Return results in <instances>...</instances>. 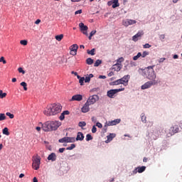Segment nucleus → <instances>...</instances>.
<instances>
[{
    "mask_svg": "<svg viewBox=\"0 0 182 182\" xmlns=\"http://www.w3.org/2000/svg\"><path fill=\"white\" fill-rule=\"evenodd\" d=\"M164 60H166V58H162L159 59V63H163V62H164Z\"/></svg>",
    "mask_w": 182,
    "mask_h": 182,
    "instance_id": "54",
    "label": "nucleus"
},
{
    "mask_svg": "<svg viewBox=\"0 0 182 182\" xmlns=\"http://www.w3.org/2000/svg\"><path fill=\"white\" fill-rule=\"evenodd\" d=\"M112 4H113L112 1H108V2H107L108 6H112Z\"/></svg>",
    "mask_w": 182,
    "mask_h": 182,
    "instance_id": "61",
    "label": "nucleus"
},
{
    "mask_svg": "<svg viewBox=\"0 0 182 182\" xmlns=\"http://www.w3.org/2000/svg\"><path fill=\"white\" fill-rule=\"evenodd\" d=\"M90 106V104L86 102L81 108V112H82V113H87V112L90 110V108L89 107Z\"/></svg>",
    "mask_w": 182,
    "mask_h": 182,
    "instance_id": "14",
    "label": "nucleus"
},
{
    "mask_svg": "<svg viewBox=\"0 0 182 182\" xmlns=\"http://www.w3.org/2000/svg\"><path fill=\"white\" fill-rule=\"evenodd\" d=\"M6 116H5V114H0V122H2V120H6Z\"/></svg>",
    "mask_w": 182,
    "mask_h": 182,
    "instance_id": "32",
    "label": "nucleus"
},
{
    "mask_svg": "<svg viewBox=\"0 0 182 182\" xmlns=\"http://www.w3.org/2000/svg\"><path fill=\"white\" fill-rule=\"evenodd\" d=\"M112 86H117V85H122V82H121V81H120V79L117 80L112 82Z\"/></svg>",
    "mask_w": 182,
    "mask_h": 182,
    "instance_id": "24",
    "label": "nucleus"
},
{
    "mask_svg": "<svg viewBox=\"0 0 182 182\" xmlns=\"http://www.w3.org/2000/svg\"><path fill=\"white\" fill-rule=\"evenodd\" d=\"M112 8L114 9V8H117L118 6H120V4H119V0H113L112 1Z\"/></svg>",
    "mask_w": 182,
    "mask_h": 182,
    "instance_id": "21",
    "label": "nucleus"
},
{
    "mask_svg": "<svg viewBox=\"0 0 182 182\" xmlns=\"http://www.w3.org/2000/svg\"><path fill=\"white\" fill-rule=\"evenodd\" d=\"M82 14V9H80V10L76 11L75 12V15H79V14Z\"/></svg>",
    "mask_w": 182,
    "mask_h": 182,
    "instance_id": "52",
    "label": "nucleus"
},
{
    "mask_svg": "<svg viewBox=\"0 0 182 182\" xmlns=\"http://www.w3.org/2000/svg\"><path fill=\"white\" fill-rule=\"evenodd\" d=\"M18 71L19 72V73H22L23 75H25V70H23V68H18Z\"/></svg>",
    "mask_w": 182,
    "mask_h": 182,
    "instance_id": "43",
    "label": "nucleus"
},
{
    "mask_svg": "<svg viewBox=\"0 0 182 182\" xmlns=\"http://www.w3.org/2000/svg\"><path fill=\"white\" fill-rule=\"evenodd\" d=\"M83 100V96L82 95H75L72 97L70 102H80Z\"/></svg>",
    "mask_w": 182,
    "mask_h": 182,
    "instance_id": "10",
    "label": "nucleus"
},
{
    "mask_svg": "<svg viewBox=\"0 0 182 182\" xmlns=\"http://www.w3.org/2000/svg\"><path fill=\"white\" fill-rule=\"evenodd\" d=\"M70 55H72L73 56H76V55H77V51L70 50Z\"/></svg>",
    "mask_w": 182,
    "mask_h": 182,
    "instance_id": "39",
    "label": "nucleus"
},
{
    "mask_svg": "<svg viewBox=\"0 0 182 182\" xmlns=\"http://www.w3.org/2000/svg\"><path fill=\"white\" fill-rule=\"evenodd\" d=\"M122 122V119H117L113 121L109 122L108 126H116V124H119Z\"/></svg>",
    "mask_w": 182,
    "mask_h": 182,
    "instance_id": "17",
    "label": "nucleus"
},
{
    "mask_svg": "<svg viewBox=\"0 0 182 182\" xmlns=\"http://www.w3.org/2000/svg\"><path fill=\"white\" fill-rule=\"evenodd\" d=\"M55 39L56 41H58V42H60V41H62V39H63V34H60L58 36H55Z\"/></svg>",
    "mask_w": 182,
    "mask_h": 182,
    "instance_id": "25",
    "label": "nucleus"
},
{
    "mask_svg": "<svg viewBox=\"0 0 182 182\" xmlns=\"http://www.w3.org/2000/svg\"><path fill=\"white\" fill-rule=\"evenodd\" d=\"M96 126L97 127H99V129H102V127H103V125L100 122H97Z\"/></svg>",
    "mask_w": 182,
    "mask_h": 182,
    "instance_id": "48",
    "label": "nucleus"
},
{
    "mask_svg": "<svg viewBox=\"0 0 182 182\" xmlns=\"http://www.w3.org/2000/svg\"><path fill=\"white\" fill-rule=\"evenodd\" d=\"M99 79H106V76L105 75H100Z\"/></svg>",
    "mask_w": 182,
    "mask_h": 182,
    "instance_id": "58",
    "label": "nucleus"
},
{
    "mask_svg": "<svg viewBox=\"0 0 182 182\" xmlns=\"http://www.w3.org/2000/svg\"><path fill=\"white\" fill-rule=\"evenodd\" d=\"M146 171V166H138L133 171L134 174H137V173H143Z\"/></svg>",
    "mask_w": 182,
    "mask_h": 182,
    "instance_id": "12",
    "label": "nucleus"
},
{
    "mask_svg": "<svg viewBox=\"0 0 182 182\" xmlns=\"http://www.w3.org/2000/svg\"><path fill=\"white\" fill-rule=\"evenodd\" d=\"M6 115L9 116L10 119H14V117H15V115H14V114H11V112H6Z\"/></svg>",
    "mask_w": 182,
    "mask_h": 182,
    "instance_id": "38",
    "label": "nucleus"
},
{
    "mask_svg": "<svg viewBox=\"0 0 182 182\" xmlns=\"http://www.w3.org/2000/svg\"><path fill=\"white\" fill-rule=\"evenodd\" d=\"M113 139H114V134H110L108 136H107V139L108 140H113Z\"/></svg>",
    "mask_w": 182,
    "mask_h": 182,
    "instance_id": "40",
    "label": "nucleus"
},
{
    "mask_svg": "<svg viewBox=\"0 0 182 182\" xmlns=\"http://www.w3.org/2000/svg\"><path fill=\"white\" fill-rule=\"evenodd\" d=\"M2 133L3 134H5V136H9V129H8V127H5L4 129H3Z\"/></svg>",
    "mask_w": 182,
    "mask_h": 182,
    "instance_id": "23",
    "label": "nucleus"
},
{
    "mask_svg": "<svg viewBox=\"0 0 182 182\" xmlns=\"http://www.w3.org/2000/svg\"><path fill=\"white\" fill-rule=\"evenodd\" d=\"M84 82H85V77H82L80 78L79 83L80 84L81 86H83Z\"/></svg>",
    "mask_w": 182,
    "mask_h": 182,
    "instance_id": "41",
    "label": "nucleus"
},
{
    "mask_svg": "<svg viewBox=\"0 0 182 182\" xmlns=\"http://www.w3.org/2000/svg\"><path fill=\"white\" fill-rule=\"evenodd\" d=\"M0 62H2L4 63V65H6V60H5V58H4V57L0 58Z\"/></svg>",
    "mask_w": 182,
    "mask_h": 182,
    "instance_id": "46",
    "label": "nucleus"
},
{
    "mask_svg": "<svg viewBox=\"0 0 182 182\" xmlns=\"http://www.w3.org/2000/svg\"><path fill=\"white\" fill-rule=\"evenodd\" d=\"M90 140H93V136L91 134H88L86 135V141H90Z\"/></svg>",
    "mask_w": 182,
    "mask_h": 182,
    "instance_id": "29",
    "label": "nucleus"
},
{
    "mask_svg": "<svg viewBox=\"0 0 182 182\" xmlns=\"http://www.w3.org/2000/svg\"><path fill=\"white\" fill-rule=\"evenodd\" d=\"M86 63H87V65H93V59L88 58L86 60Z\"/></svg>",
    "mask_w": 182,
    "mask_h": 182,
    "instance_id": "28",
    "label": "nucleus"
},
{
    "mask_svg": "<svg viewBox=\"0 0 182 182\" xmlns=\"http://www.w3.org/2000/svg\"><path fill=\"white\" fill-rule=\"evenodd\" d=\"M20 85H21V86H23V90H24L25 91L28 90V87H27L28 84H26V82H21Z\"/></svg>",
    "mask_w": 182,
    "mask_h": 182,
    "instance_id": "27",
    "label": "nucleus"
},
{
    "mask_svg": "<svg viewBox=\"0 0 182 182\" xmlns=\"http://www.w3.org/2000/svg\"><path fill=\"white\" fill-rule=\"evenodd\" d=\"M41 127H36V130H37V132H41Z\"/></svg>",
    "mask_w": 182,
    "mask_h": 182,
    "instance_id": "62",
    "label": "nucleus"
},
{
    "mask_svg": "<svg viewBox=\"0 0 182 182\" xmlns=\"http://www.w3.org/2000/svg\"><path fill=\"white\" fill-rule=\"evenodd\" d=\"M144 76L146 77V79L149 80H156L157 76L156 75V73L154 72V69L153 67L149 66L143 70Z\"/></svg>",
    "mask_w": 182,
    "mask_h": 182,
    "instance_id": "3",
    "label": "nucleus"
},
{
    "mask_svg": "<svg viewBox=\"0 0 182 182\" xmlns=\"http://www.w3.org/2000/svg\"><path fill=\"white\" fill-rule=\"evenodd\" d=\"M58 151L59 153H63V151H65V148H60Z\"/></svg>",
    "mask_w": 182,
    "mask_h": 182,
    "instance_id": "56",
    "label": "nucleus"
},
{
    "mask_svg": "<svg viewBox=\"0 0 182 182\" xmlns=\"http://www.w3.org/2000/svg\"><path fill=\"white\" fill-rule=\"evenodd\" d=\"M58 141L59 143H75V141H76V139H75V137L65 136L62 139H60Z\"/></svg>",
    "mask_w": 182,
    "mask_h": 182,
    "instance_id": "7",
    "label": "nucleus"
},
{
    "mask_svg": "<svg viewBox=\"0 0 182 182\" xmlns=\"http://www.w3.org/2000/svg\"><path fill=\"white\" fill-rule=\"evenodd\" d=\"M85 83H89V82H90V78L87 76L85 78Z\"/></svg>",
    "mask_w": 182,
    "mask_h": 182,
    "instance_id": "50",
    "label": "nucleus"
},
{
    "mask_svg": "<svg viewBox=\"0 0 182 182\" xmlns=\"http://www.w3.org/2000/svg\"><path fill=\"white\" fill-rule=\"evenodd\" d=\"M124 58L123 57H121L119 58L118 60H117V63H122V62H124Z\"/></svg>",
    "mask_w": 182,
    "mask_h": 182,
    "instance_id": "45",
    "label": "nucleus"
},
{
    "mask_svg": "<svg viewBox=\"0 0 182 182\" xmlns=\"http://www.w3.org/2000/svg\"><path fill=\"white\" fill-rule=\"evenodd\" d=\"M62 112V105L60 104H52L48 106L47 108L43 111L46 116H55Z\"/></svg>",
    "mask_w": 182,
    "mask_h": 182,
    "instance_id": "1",
    "label": "nucleus"
},
{
    "mask_svg": "<svg viewBox=\"0 0 182 182\" xmlns=\"http://www.w3.org/2000/svg\"><path fill=\"white\" fill-rule=\"evenodd\" d=\"M141 56V53H138L136 55L133 57V60H137Z\"/></svg>",
    "mask_w": 182,
    "mask_h": 182,
    "instance_id": "33",
    "label": "nucleus"
},
{
    "mask_svg": "<svg viewBox=\"0 0 182 182\" xmlns=\"http://www.w3.org/2000/svg\"><path fill=\"white\" fill-rule=\"evenodd\" d=\"M97 100H99V96L97 95H94L92 96H90L87 100V103H88L90 105H95Z\"/></svg>",
    "mask_w": 182,
    "mask_h": 182,
    "instance_id": "8",
    "label": "nucleus"
},
{
    "mask_svg": "<svg viewBox=\"0 0 182 182\" xmlns=\"http://www.w3.org/2000/svg\"><path fill=\"white\" fill-rule=\"evenodd\" d=\"M144 163H147V158L144 157L143 159Z\"/></svg>",
    "mask_w": 182,
    "mask_h": 182,
    "instance_id": "64",
    "label": "nucleus"
},
{
    "mask_svg": "<svg viewBox=\"0 0 182 182\" xmlns=\"http://www.w3.org/2000/svg\"><path fill=\"white\" fill-rule=\"evenodd\" d=\"M59 119L60 120H65V114H63V112L60 114Z\"/></svg>",
    "mask_w": 182,
    "mask_h": 182,
    "instance_id": "49",
    "label": "nucleus"
},
{
    "mask_svg": "<svg viewBox=\"0 0 182 182\" xmlns=\"http://www.w3.org/2000/svg\"><path fill=\"white\" fill-rule=\"evenodd\" d=\"M21 45H23V46H26L28 45V41L26 40H21L20 41Z\"/></svg>",
    "mask_w": 182,
    "mask_h": 182,
    "instance_id": "37",
    "label": "nucleus"
},
{
    "mask_svg": "<svg viewBox=\"0 0 182 182\" xmlns=\"http://www.w3.org/2000/svg\"><path fill=\"white\" fill-rule=\"evenodd\" d=\"M146 119V115H144V114H141V120L142 123H146L147 120Z\"/></svg>",
    "mask_w": 182,
    "mask_h": 182,
    "instance_id": "26",
    "label": "nucleus"
},
{
    "mask_svg": "<svg viewBox=\"0 0 182 182\" xmlns=\"http://www.w3.org/2000/svg\"><path fill=\"white\" fill-rule=\"evenodd\" d=\"M4 97H6V92H4L2 90H0V98L4 99Z\"/></svg>",
    "mask_w": 182,
    "mask_h": 182,
    "instance_id": "31",
    "label": "nucleus"
},
{
    "mask_svg": "<svg viewBox=\"0 0 182 182\" xmlns=\"http://www.w3.org/2000/svg\"><path fill=\"white\" fill-rule=\"evenodd\" d=\"M91 119H92V122H93L94 123H96V117H92L91 118Z\"/></svg>",
    "mask_w": 182,
    "mask_h": 182,
    "instance_id": "59",
    "label": "nucleus"
},
{
    "mask_svg": "<svg viewBox=\"0 0 182 182\" xmlns=\"http://www.w3.org/2000/svg\"><path fill=\"white\" fill-rule=\"evenodd\" d=\"M75 147H76V145H75V144H72L70 146L66 148V150H73Z\"/></svg>",
    "mask_w": 182,
    "mask_h": 182,
    "instance_id": "36",
    "label": "nucleus"
},
{
    "mask_svg": "<svg viewBox=\"0 0 182 182\" xmlns=\"http://www.w3.org/2000/svg\"><path fill=\"white\" fill-rule=\"evenodd\" d=\"M143 35H144V33H143V31L138 32L132 37V41H134V42H137L139 41V38L143 36Z\"/></svg>",
    "mask_w": 182,
    "mask_h": 182,
    "instance_id": "13",
    "label": "nucleus"
},
{
    "mask_svg": "<svg viewBox=\"0 0 182 182\" xmlns=\"http://www.w3.org/2000/svg\"><path fill=\"white\" fill-rule=\"evenodd\" d=\"M48 160L50 161H56V154L55 153H51L48 156Z\"/></svg>",
    "mask_w": 182,
    "mask_h": 182,
    "instance_id": "19",
    "label": "nucleus"
},
{
    "mask_svg": "<svg viewBox=\"0 0 182 182\" xmlns=\"http://www.w3.org/2000/svg\"><path fill=\"white\" fill-rule=\"evenodd\" d=\"M122 64L117 63L115 65H112V70H115L116 72H120L122 70Z\"/></svg>",
    "mask_w": 182,
    "mask_h": 182,
    "instance_id": "15",
    "label": "nucleus"
},
{
    "mask_svg": "<svg viewBox=\"0 0 182 182\" xmlns=\"http://www.w3.org/2000/svg\"><path fill=\"white\" fill-rule=\"evenodd\" d=\"M78 126L79 127H85L86 126V122H80Z\"/></svg>",
    "mask_w": 182,
    "mask_h": 182,
    "instance_id": "35",
    "label": "nucleus"
},
{
    "mask_svg": "<svg viewBox=\"0 0 182 182\" xmlns=\"http://www.w3.org/2000/svg\"><path fill=\"white\" fill-rule=\"evenodd\" d=\"M70 112L68 110H65V111L63 112V114H64V116L70 114Z\"/></svg>",
    "mask_w": 182,
    "mask_h": 182,
    "instance_id": "53",
    "label": "nucleus"
},
{
    "mask_svg": "<svg viewBox=\"0 0 182 182\" xmlns=\"http://www.w3.org/2000/svg\"><path fill=\"white\" fill-rule=\"evenodd\" d=\"M33 182H38V178H36V177H34L33 178Z\"/></svg>",
    "mask_w": 182,
    "mask_h": 182,
    "instance_id": "63",
    "label": "nucleus"
},
{
    "mask_svg": "<svg viewBox=\"0 0 182 182\" xmlns=\"http://www.w3.org/2000/svg\"><path fill=\"white\" fill-rule=\"evenodd\" d=\"M158 83H160V80H151L150 81H148L145 82L144 85L141 86V89L142 90H146V89H150L151 86H156Z\"/></svg>",
    "mask_w": 182,
    "mask_h": 182,
    "instance_id": "4",
    "label": "nucleus"
},
{
    "mask_svg": "<svg viewBox=\"0 0 182 182\" xmlns=\"http://www.w3.org/2000/svg\"><path fill=\"white\" fill-rule=\"evenodd\" d=\"M96 132H97V128L94 125L92 129V133H96Z\"/></svg>",
    "mask_w": 182,
    "mask_h": 182,
    "instance_id": "47",
    "label": "nucleus"
},
{
    "mask_svg": "<svg viewBox=\"0 0 182 182\" xmlns=\"http://www.w3.org/2000/svg\"><path fill=\"white\" fill-rule=\"evenodd\" d=\"M136 21L135 20L127 19L122 21L124 26H129V25H134Z\"/></svg>",
    "mask_w": 182,
    "mask_h": 182,
    "instance_id": "11",
    "label": "nucleus"
},
{
    "mask_svg": "<svg viewBox=\"0 0 182 182\" xmlns=\"http://www.w3.org/2000/svg\"><path fill=\"white\" fill-rule=\"evenodd\" d=\"M35 23H36V25H38V23H41V19H37V20L35 21Z\"/></svg>",
    "mask_w": 182,
    "mask_h": 182,
    "instance_id": "57",
    "label": "nucleus"
},
{
    "mask_svg": "<svg viewBox=\"0 0 182 182\" xmlns=\"http://www.w3.org/2000/svg\"><path fill=\"white\" fill-rule=\"evenodd\" d=\"M79 26H80V31H81L82 32L87 31V29H89V28L87 27V26H85V23H79Z\"/></svg>",
    "mask_w": 182,
    "mask_h": 182,
    "instance_id": "20",
    "label": "nucleus"
},
{
    "mask_svg": "<svg viewBox=\"0 0 182 182\" xmlns=\"http://www.w3.org/2000/svg\"><path fill=\"white\" fill-rule=\"evenodd\" d=\"M113 75H114V73H113V72H110L109 73H108L109 77L113 76Z\"/></svg>",
    "mask_w": 182,
    "mask_h": 182,
    "instance_id": "60",
    "label": "nucleus"
},
{
    "mask_svg": "<svg viewBox=\"0 0 182 182\" xmlns=\"http://www.w3.org/2000/svg\"><path fill=\"white\" fill-rule=\"evenodd\" d=\"M96 33V30H95V31H92L91 32H90V36H93V35H95Z\"/></svg>",
    "mask_w": 182,
    "mask_h": 182,
    "instance_id": "55",
    "label": "nucleus"
},
{
    "mask_svg": "<svg viewBox=\"0 0 182 182\" xmlns=\"http://www.w3.org/2000/svg\"><path fill=\"white\" fill-rule=\"evenodd\" d=\"M149 55V52L147 51H144L141 54V58H146V56Z\"/></svg>",
    "mask_w": 182,
    "mask_h": 182,
    "instance_id": "42",
    "label": "nucleus"
},
{
    "mask_svg": "<svg viewBox=\"0 0 182 182\" xmlns=\"http://www.w3.org/2000/svg\"><path fill=\"white\" fill-rule=\"evenodd\" d=\"M124 90V87H122L121 86V88L119 89L108 90L107 92V96L110 99H113V97H114V95L119 93V92H123Z\"/></svg>",
    "mask_w": 182,
    "mask_h": 182,
    "instance_id": "6",
    "label": "nucleus"
},
{
    "mask_svg": "<svg viewBox=\"0 0 182 182\" xmlns=\"http://www.w3.org/2000/svg\"><path fill=\"white\" fill-rule=\"evenodd\" d=\"M62 126V122L59 121H48L42 125L41 129L44 132H53L58 130Z\"/></svg>",
    "mask_w": 182,
    "mask_h": 182,
    "instance_id": "2",
    "label": "nucleus"
},
{
    "mask_svg": "<svg viewBox=\"0 0 182 182\" xmlns=\"http://www.w3.org/2000/svg\"><path fill=\"white\" fill-rule=\"evenodd\" d=\"M101 63H102V60H97L96 62H95V64H94V66H95V68H97V66H99L100 65H101Z\"/></svg>",
    "mask_w": 182,
    "mask_h": 182,
    "instance_id": "34",
    "label": "nucleus"
},
{
    "mask_svg": "<svg viewBox=\"0 0 182 182\" xmlns=\"http://www.w3.org/2000/svg\"><path fill=\"white\" fill-rule=\"evenodd\" d=\"M170 130H171V132L170 133V134L171 136H173V134H176V133H178L180 129L177 125H175L174 127H171Z\"/></svg>",
    "mask_w": 182,
    "mask_h": 182,
    "instance_id": "16",
    "label": "nucleus"
},
{
    "mask_svg": "<svg viewBox=\"0 0 182 182\" xmlns=\"http://www.w3.org/2000/svg\"><path fill=\"white\" fill-rule=\"evenodd\" d=\"M143 48H144V49H147V48H151V46L150 44H149V43H146V44H144V45L143 46Z\"/></svg>",
    "mask_w": 182,
    "mask_h": 182,
    "instance_id": "44",
    "label": "nucleus"
},
{
    "mask_svg": "<svg viewBox=\"0 0 182 182\" xmlns=\"http://www.w3.org/2000/svg\"><path fill=\"white\" fill-rule=\"evenodd\" d=\"M95 48H92L91 50H87V53L88 55H91L92 56H95Z\"/></svg>",
    "mask_w": 182,
    "mask_h": 182,
    "instance_id": "30",
    "label": "nucleus"
},
{
    "mask_svg": "<svg viewBox=\"0 0 182 182\" xmlns=\"http://www.w3.org/2000/svg\"><path fill=\"white\" fill-rule=\"evenodd\" d=\"M77 49H79V46H77V44H73L70 47V50L77 51Z\"/></svg>",
    "mask_w": 182,
    "mask_h": 182,
    "instance_id": "22",
    "label": "nucleus"
},
{
    "mask_svg": "<svg viewBox=\"0 0 182 182\" xmlns=\"http://www.w3.org/2000/svg\"><path fill=\"white\" fill-rule=\"evenodd\" d=\"M32 167L34 170H39L41 167V156L37 155L33 157Z\"/></svg>",
    "mask_w": 182,
    "mask_h": 182,
    "instance_id": "5",
    "label": "nucleus"
},
{
    "mask_svg": "<svg viewBox=\"0 0 182 182\" xmlns=\"http://www.w3.org/2000/svg\"><path fill=\"white\" fill-rule=\"evenodd\" d=\"M166 36L164 34H161L159 36V39H161V41H163L164 39H165Z\"/></svg>",
    "mask_w": 182,
    "mask_h": 182,
    "instance_id": "51",
    "label": "nucleus"
},
{
    "mask_svg": "<svg viewBox=\"0 0 182 182\" xmlns=\"http://www.w3.org/2000/svg\"><path fill=\"white\" fill-rule=\"evenodd\" d=\"M85 139V136L83 135V133L78 132L77 134L76 140L77 141H82Z\"/></svg>",
    "mask_w": 182,
    "mask_h": 182,
    "instance_id": "18",
    "label": "nucleus"
},
{
    "mask_svg": "<svg viewBox=\"0 0 182 182\" xmlns=\"http://www.w3.org/2000/svg\"><path fill=\"white\" fill-rule=\"evenodd\" d=\"M129 80H130L129 75H124L123 77L119 79V80L121 82V85H123L124 86H127L129 85Z\"/></svg>",
    "mask_w": 182,
    "mask_h": 182,
    "instance_id": "9",
    "label": "nucleus"
}]
</instances>
